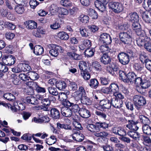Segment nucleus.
<instances>
[{
	"label": "nucleus",
	"mask_w": 151,
	"mask_h": 151,
	"mask_svg": "<svg viewBox=\"0 0 151 151\" xmlns=\"http://www.w3.org/2000/svg\"><path fill=\"white\" fill-rule=\"evenodd\" d=\"M136 27H138V25H136L133 28V32L135 33L138 36V37L136 40L134 42V44L136 45V44L139 46H142L144 44L145 41L150 40V38L146 36L144 32L139 27L136 29Z\"/></svg>",
	"instance_id": "f257e3e1"
},
{
	"label": "nucleus",
	"mask_w": 151,
	"mask_h": 151,
	"mask_svg": "<svg viewBox=\"0 0 151 151\" xmlns=\"http://www.w3.org/2000/svg\"><path fill=\"white\" fill-rule=\"evenodd\" d=\"M48 47L50 49L49 53L52 56L57 57L59 54V52H63V50L60 46L53 44H49Z\"/></svg>",
	"instance_id": "f03ea898"
},
{
	"label": "nucleus",
	"mask_w": 151,
	"mask_h": 151,
	"mask_svg": "<svg viewBox=\"0 0 151 151\" xmlns=\"http://www.w3.org/2000/svg\"><path fill=\"white\" fill-rule=\"evenodd\" d=\"M133 101L134 105L137 108H139L140 106H143L146 103L145 98L140 95L134 96L133 98Z\"/></svg>",
	"instance_id": "7ed1b4c3"
},
{
	"label": "nucleus",
	"mask_w": 151,
	"mask_h": 151,
	"mask_svg": "<svg viewBox=\"0 0 151 151\" xmlns=\"http://www.w3.org/2000/svg\"><path fill=\"white\" fill-rule=\"evenodd\" d=\"M108 6L110 9L116 13H119L123 10L122 5L119 2H110L108 4Z\"/></svg>",
	"instance_id": "20e7f679"
},
{
	"label": "nucleus",
	"mask_w": 151,
	"mask_h": 151,
	"mask_svg": "<svg viewBox=\"0 0 151 151\" xmlns=\"http://www.w3.org/2000/svg\"><path fill=\"white\" fill-rule=\"evenodd\" d=\"M62 105L67 106L68 107H70V109L72 113H76L80 111L81 109L77 104H74L73 103L70 102L69 101H66L62 103Z\"/></svg>",
	"instance_id": "39448f33"
},
{
	"label": "nucleus",
	"mask_w": 151,
	"mask_h": 151,
	"mask_svg": "<svg viewBox=\"0 0 151 151\" xmlns=\"http://www.w3.org/2000/svg\"><path fill=\"white\" fill-rule=\"evenodd\" d=\"M132 35V32L131 31V32H129V31L127 32H121L120 33L119 36L121 40L124 43H129L128 41H132V38H131Z\"/></svg>",
	"instance_id": "423d86ee"
},
{
	"label": "nucleus",
	"mask_w": 151,
	"mask_h": 151,
	"mask_svg": "<svg viewBox=\"0 0 151 151\" xmlns=\"http://www.w3.org/2000/svg\"><path fill=\"white\" fill-rule=\"evenodd\" d=\"M129 56L128 54L121 52L118 55V58L119 62L121 64L123 65H126L127 64L129 61Z\"/></svg>",
	"instance_id": "0eeeda50"
},
{
	"label": "nucleus",
	"mask_w": 151,
	"mask_h": 151,
	"mask_svg": "<svg viewBox=\"0 0 151 151\" xmlns=\"http://www.w3.org/2000/svg\"><path fill=\"white\" fill-rule=\"evenodd\" d=\"M73 134L71 135L73 139L75 141L78 142H81L84 139L83 134L80 132L79 130H76V129H73Z\"/></svg>",
	"instance_id": "6e6552de"
},
{
	"label": "nucleus",
	"mask_w": 151,
	"mask_h": 151,
	"mask_svg": "<svg viewBox=\"0 0 151 151\" xmlns=\"http://www.w3.org/2000/svg\"><path fill=\"white\" fill-rule=\"evenodd\" d=\"M112 132L116 135L122 137L126 135V131L123 128L117 127H114L112 128Z\"/></svg>",
	"instance_id": "1a4fd4ad"
},
{
	"label": "nucleus",
	"mask_w": 151,
	"mask_h": 151,
	"mask_svg": "<svg viewBox=\"0 0 151 151\" xmlns=\"http://www.w3.org/2000/svg\"><path fill=\"white\" fill-rule=\"evenodd\" d=\"M50 100L48 99L44 98L40 103L42 105L37 107V109H43L45 111H49V107L50 104Z\"/></svg>",
	"instance_id": "9d476101"
},
{
	"label": "nucleus",
	"mask_w": 151,
	"mask_h": 151,
	"mask_svg": "<svg viewBox=\"0 0 151 151\" xmlns=\"http://www.w3.org/2000/svg\"><path fill=\"white\" fill-rule=\"evenodd\" d=\"M65 121L67 123H64L62 124L60 123H57V125L58 128L59 129H62L67 130H72L71 126V121L68 119H66Z\"/></svg>",
	"instance_id": "9b49d317"
},
{
	"label": "nucleus",
	"mask_w": 151,
	"mask_h": 151,
	"mask_svg": "<svg viewBox=\"0 0 151 151\" xmlns=\"http://www.w3.org/2000/svg\"><path fill=\"white\" fill-rule=\"evenodd\" d=\"M139 134L136 131H133V147H135L137 149L139 148L138 141L139 139Z\"/></svg>",
	"instance_id": "f8f14e48"
},
{
	"label": "nucleus",
	"mask_w": 151,
	"mask_h": 151,
	"mask_svg": "<svg viewBox=\"0 0 151 151\" xmlns=\"http://www.w3.org/2000/svg\"><path fill=\"white\" fill-rule=\"evenodd\" d=\"M3 62L6 65L11 66L15 63V58L12 55H9L2 58Z\"/></svg>",
	"instance_id": "ddd939ff"
},
{
	"label": "nucleus",
	"mask_w": 151,
	"mask_h": 151,
	"mask_svg": "<svg viewBox=\"0 0 151 151\" xmlns=\"http://www.w3.org/2000/svg\"><path fill=\"white\" fill-rule=\"evenodd\" d=\"M100 39L104 43L110 44L112 41L110 35L106 33H104L101 35Z\"/></svg>",
	"instance_id": "4468645a"
},
{
	"label": "nucleus",
	"mask_w": 151,
	"mask_h": 151,
	"mask_svg": "<svg viewBox=\"0 0 151 151\" xmlns=\"http://www.w3.org/2000/svg\"><path fill=\"white\" fill-rule=\"evenodd\" d=\"M107 3H105L104 1L96 0L95 2V5L96 7L102 12L106 10V5Z\"/></svg>",
	"instance_id": "2eb2a0df"
},
{
	"label": "nucleus",
	"mask_w": 151,
	"mask_h": 151,
	"mask_svg": "<svg viewBox=\"0 0 151 151\" xmlns=\"http://www.w3.org/2000/svg\"><path fill=\"white\" fill-rule=\"evenodd\" d=\"M61 111L62 115L66 117H70L73 114L70 108L68 107L67 106H64L62 107L61 109Z\"/></svg>",
	"instance_id": "dca6fc26"
},
{
	"label": "nucleus",
	"mask_w": 151,
	"mask_h": 151,
	"mask_svg": "<svg viewBox=\"0 0 151 151\" xmlns=\"http://www.w3.org/2000/svg\"><path fill=\"white\" fill-rule=\"evenodd\" d=\"M122 101L121 100L118 99L114 97L111 99V106L116 108H120L122 107Z\"/></svg>",
	"instance_id": "f3484780"
},
{
	"label": "nucleus",
	"mask_w": 151,
	"mask_h": 151,
	"mask_svg": "<svg viewBox=\"0 0 151 151\" xmlns=\"http://www.w3.org/2000/svg\"><path fill=\"white\" fill-rule=\"evenodd\" d=\"M99 105L103 109H109L111 107V101L107 99H103L100 102Z\"/></svg>",
	"instance_id": "a211bd4d"
},
{
	"label": "nucleus",
	"mask_w": 151,
	"mask_h": 151,
	"mask_svg": "<svg viewBox=\"0 0 151 151\" xmlns=\"http://www.w3.org/2000/svg\"><path fill=\"white\" fill-rule=\"evenodd\" d=\"M101 63L104 65L110 64L111 62V59L108 54H103L100 59Z\"/></svg>",
	"instance_id": "6ab92c4d"
},
{
	"label": "nucleus",
	"mask_w": 151,
	"mask_h": 151,
	"mask_svg": "<svg viewBox=\"0 0 151 151\" xmlns=\"http://www.w3.org/2000/svg\"><path fill=\"white\" fill-rule=\"evenodd\" d=\"M139 20V17L138 14L136 12L133 13V28H134V27L137 25H138V27L141 29L140 25L138 23ZM138 28V27H136V29Z\"/></svg>",
	"instance_id": "aec40b11"
},
{
	"label": "nucleus",
	"mask_w": 151,
	"mask_h": 151,
	"mask_svg": "<svg viewBox=\"0 0 151 151\" xmlns=\"http://www.w3.org/2000/svg\"><path fill=\"white\" fill-rule=\"evenodd\" d=\"M142 18L146 22L151 23V12H144L142 15Z\"/></svg>",
	"instance_id": "412c9836"
},
{
	"label": "nucleus",
	"mask_w": 151,
	"mask_h": 151,
	"mask_svg": "<svg viewBox=\"0 0 151 151\" xmlns=\"http://www.w3.org/2000/svg\"><path fill=\"white\" fill-rule=\"evenodd\" d=\"M108 44H104L100 46L99 49L101 52L103 53V54H108L111 52V50L110 49Z\"/></svg>",
	"instance_id": "4be33fe9"
},
{
	"label": "nucleus",
	"mask_w": 151,
	"mask_h": 151,
	"mask_svg": "<svg viewBox=\"0 0 151 151\" xmlns=\"http://www.w3.org/2000/svg\"><path fill=\"white\" fill-rule=\"evenodd\" d=\"M51 116L55 119H59L60 117L59 111L55 108H52L50 110Z\"/></svg>",
	"instance_id": "5701e85b"
},
{
	"label": "nucleus",
	"mask_w": 151,
	"mask_h": 151,
	"mask_svg": "<svg viewBox=\"0 0 151 151\" xmlns=\"http://www.w3.org/2000/svg\"><path fill=\"white\" fill-rule=\"evenodd\" d=\"M45 33V31L43 30L42 28L38 27L34 30L32 34L36 37H41V34L43 35Z\"/></svg>",
	"instance_id": "b1692460"
},
{
	"label": "nucleus",
	"mask_w": 151,
	"mask_h": 151,
	"mask_svg": "<svg viewBox=\"0 0 151 151\" xmlns=\"http://www.w3.org/2000/svg\"><path fill=\"white\" fill-rule=\"evenodd\" d=\"M25 25L27 28L29 29H35L37 26V24L35 22L29 20L26 21L25 23Z\"/></svg>",
	"instance_id": "393cba45"
},
{
	"label": "nucleus",
	"mask_w": 151,
	"mask_h": 151,
	"mask_svg": "<svg viewBox=\"0 0 151 151\" xmlns=\"http://www.w3.org/2000/svg\"><path fill=\"white\" fill-rule=\"evenodd\" d=\"M34 122L36 123H43L48 122L50 121L49 118L46 116H44L39 118L35 117L34 118Z\"/></svg>",
	"instance_id": "a878e982"
},
{
	"label": "nucleus",
	"mask_w": 151,
	"mask_h": 151,
	"mask_svg": "<svg viewBox=\"0 0 151 151\" xmlns=\"http://www.w3.org/2000/svg\"><path fill=\"white\" fill-rule=\"evenodd\" d=\"M44 51V48L40 45H37L34 47L33 52L36 55H42Z\"/></svg>",
	"instance_id": "bb28decb"
},
{
	"label": "nucleus",
	"mask_w": 151,
	"mask_h": 151,
	"mask_svg": "<svg viewBox=\"0 0 151 151\" xmlns=\"http://www.w3.org/2000/svg\"><path fill=\"white\" fill-rule=\"evenodd\" d=\"M79 114L83 118H87L90 116V114L89 111L87 109L82 108H81Z\"/></svg>",
	"instance_id": "cd10ccee"
},
{
	"label": "nucleus",
	"mask_w": 151,
	"mask_h": 151,
	"mask_svg": "<svg viewBox=\"0 0 151 151\" xmlns=\"http://www.w3.org/2000/svg\"><path fill=\"white\" fill-rule=\"evenodd\" d=\"M137 118L139 119L140 122L144 124V125H148L150 123L149 118L143 115L140 116L138 118L137 117Z\"/></svg>",
	"instance_id": "c85d7f7f"
},
{
	"label": "nucleus",
	"mask_w": 151,
	"mask_h": 151,
	"mask_svg": "<svg viewBox=\"0 0 151 151\" xmlns=\"http://www.w3.org/2000/svg\"><path fill=\"white\" fill-rule=\"evenodd\" d=\"M110 93H113L114 95L118 92L119 88L118 85L116 83H111L109 86Z\"/></svg>",
	"instance_id": "c756f323"
},
{
	"label": "nucleus",
	"mask_w": 151,
	"mask_h": 151,
	"mask_svg": "<svg viewBox=\"0 0 151 151\" xmlns=\"http://www.w3.org/2000/svg\"><path fill=\"white\" fill-rule=\"evenodd\" d=\"M133 79L134 80L133 81L134 85L137 86L141 85L143 79H142L137 75H136L133 72Z\"/></svg>",
	"instance_id": "7c9ffc66"
},
{
	"label": "nucleus",
	"mask_w": 151,
	"mask_h": 151,
	"mask_svg": "<svg viewBox=\"0 0 151 151\" xmlns=\"http://www.w3.org/2000/svg\"><path fill=\"white\" fill-rule=\"evenodd\" d=\"M66 54L70 58L72 59L79 60L81 58V56L79 55L74 52H68Z\"/></svg>",
	"instance_id": "2f4dec72"
},
{
	"label": "nucleus",
	"mask_w": 151,
	"mask_h": 151,
	"mask_svg": "<svg viewBox=\"0 0 151 151\" xmlns=\"http://www.w3.org/2000/svg\"><path fill=\"white\" fill-rule=\"evenodd\" d=\"M140 85L142 88L146 89L151 86V83L148 79L144 78L142 81Z\"/></svg>",
	"instance_id": "473e14b6"
},
{
	"label": "nucleus",
	"mask_w": 151,
	"mask_h": 151,
	"mask_svg": "<svg viewBox=\"0 0 151 151\" xmlns=\"http://www.w3.org/2000/svg\"><path fill=\"white\" fill-rule=\"evenodd\" d=\"M69 94V92H67L66 93L64 92H60L59 94L58 93V99L59 100L62 101V104L65 101H68L66 100V99L67 98V95Z\"/></svg>",
	"instance_id": "72a5a7b5"
},
{
	"label": "nucleus",
	"mask_w": 151,
	"mask_h": 151,
	"mask_svg": "<svg viewBox=\"0 0 151 151\" xmlns=\"http://www.w3.org/2000/svg\"><path fill=\"white\" fill-rule=\"evenodd\" d=\"M91 45V42L89 40H84L83 43L79 46V48L81 50H83L86 47H89Z\"/></svg>",
	"instance_id": "f704fd0d"
},
{
	"label": "nucleus",
	"mask_w": 151,
	"mask_h": 151,
	"mask_svg": "<svg viewBox=\"0 0 151 151\" xmlns=\"http://www.w3.org/2000/svg\"><path fill=\"white\" fill-rule=\"evenodd\" d=\"M87 129L92 132H96L99 131V128L97 125L92 124H88L86 126Z\"/></svg>",
	"instance_id": "c9c22d12"
},
{
	"label": "nucleus",
	"mask_w": 151,
	"mask_h": 151,
	"mask_svg": "<svg viewBox=\"0 0 151 151\" xmlns=\"http://www.w3.org/2000/svg\"><path fill=\"white\" fill-rule=\"evenodd\" d=\"M25 101L29 104L33 105H37V101L36 100V97L34 96H29L27 97L25 99Z\"/></svg>",
	"instance_id": "e433bc0d"
},
{
	"label": "nucleus",
	"mask_w": 151,
	"mask_h": 151,
	"mask_svg": "<svg viewBox=\"0 0 151 151\" xmlns=\"http://www.w3.org/2000/svg\"><path fill=\"white\" fill-rule=\"evenodd\" d=\"M66 86V83L63 81H59L56 84V87L59 90L61 91L65 89Z\"/></svg>",
	"instance_id": "4c0bfd02"
},
{
	"label": "nucleus",
	"mask_w": 151,
	"mask_h": 151,
	"mask_svg": "<svg viewBox=\"0 0 151 151\" xmlns=\"http://www.w3.org/2000/svg\"><path fill=\"white\" fill-rule=\"evenodd\" d=\"M99 83L98 80L95 79H91L90 80L89 86L92 88L96 89L98 86Z\"/></svg>",
	"instance_id": "58836bf2"
},
{
	"label": "nucleus",
	"mask_w": 151,
	"mask_h": 151,
	"mask_svg": "<svg viewBox=\"0 0 151 151\" xmlns=\"http://www.w3.org/2000/svg\"><path fill=\"white\" fill-rule=\"evenodd\" d=\"M81 102L83 104L89 105L91 104V101L86 96L84 95L83 96L81 99Z\"/></svg>",
	"instance_id": "ea45409f"
},
{
	"label": "nucleus",
	"mask_w": 151,
	"mask_h": 151,
	"mask_svg": "<svg viewBox=\"0 0 151 151\" xmlns=\"http://www.w3.org/2000/svg\"><path fill=\"white\" fill-rule=\"evenodd\" d=\"M88 13L91 17L93 19H96L98 17V14L96 12L92 9H89L88 10Z\"/></svg>",
	"instance_id": "a19ab883"
},
{
	"label": "nucleus",
	"mask_w": 151,
	"mask_h": 151,
	"mask_svg": "<svg viewBox=\"0 0 151 151\" xmlns=\"http://www.w3.org/2000/svg\"><path fill=\"white\" fill-rule=\"evenodd\" d=\"M58 36L60 39L65 40H67L69 37V35L64 32H61L58 34Z\"/></svg>",
	"instance_id": "79ce46f5"
},
{
	"label": "nucleus",
	"mask_w": 151,
	"mask_h": 151,
	"mask_svg": "<svg viewBox=\"0 0 151 151\" xmlns=\"http://www.w3.org/2000/svg\"><path fill=\"white\" fill-rule=\"evenodd\" d=\"M59 8L54 4H52L51 5L50 8V12L52 15H55L56 14Z\"/></svg>",
	"instance_id": "37998d69"
},
{
	"label": "nucleus",
	"mask_w": 151,
	"mask_h": 151,
	"mask_svg": "<svg viewBox=\"0 0 151 151\" xmlns=\"http://www.w3.org/2000/svg\"><path fill=\"white\" fill-rule=\"evenodd\" d=\"M80 32L83 37H87L89 35L90 33L89 32L88 30L84 27H82L80 28Z\"/></svg>",
	"instance_id": "c03bdc74"
},
{
	"label": "nucleus",
	"mask_w": 151,
	"mask_h": 151,
	"mask_svg": "<svg viewBox=\"0 0 151 151\" xmlns=\"http://www.w3.org/2000/svg\"><path fill=\"white\" fill-rule=\"evenodd\" d=\"M92 66L93 68L97 71H100L102 69L101 65L99 62L97 61H94L92 63Z\"/></svg>",
	"instance_id": "a18cd8bd"
},
{
	"label": "nucleus",
	"mask_w": 151,
	"mask_h": 151,
	"mask_svg": "<svg viewBox=\"0 0 151 151\" xmlns=\"http://www.w3.org/2000/svg\"><path fill=\"white\" fill-rule=\"evenodd\" d=\"M3 97L7 100L12 101H14L15 99V96L10 93H5Z\"/></svg>",
	"instance_id": "49530a36"
},
{
	"label": "nucleus",
	"mask_w": 151,
	"mask_h": 151,
	"mask_svg": "<svg viewBox=\"0 0 151 151\" xmlns=\"http://www.w3.org/2000/svg\"><path fill=\"white\" fill-rule=\"evenodd\" d=\"M137 118H138L137 116H136L134 117V119H133V131H136L139 129V127L137 124L139 123Z\"/></svg>",
	"instance_id": "de8ad7c7"
},
{
	"label": "nucleus",
	"mask_w": 151,
	"mask_h": 151,
	"mask_svg": "<svg viewBox=\"0 0 151 151\" xmlns=\"http://www.w3.org/2000/svg\"><path fill=\"white\" fill-rule=\"evenodd\" d=\"M48 90L50 94L55 96L58 95V92L56 88L53 86H50L48 87Z\"/></svg>",
	"instance_id": "09e8293b"
},
{
	"label": "nucleus",
	"mask_w": 151,
	"mask_h": 151,
	"mask_svg": "<svg viewBox=\"0 0 151 151\" xmlns=\"http://www.w3.org/2000/svg\"><path fill=\"white\" fill-rule=\"evenodd\" d=\"M132 72H129L126 75L125 79L124 80V82L128 83H131L132 81Z\"/></svg>",
	"instance_id": "8fccbe9b"
},
{
	"label": "nucleus",
	"mask_w": 151,
	"mask_h": 151,
	"mask_svg": "<svg viewBox=\"0 0 151 151\" xmlns=\"http://www.w3.org/2000/svg\"><path fill=\"white\" fill-rule=\"evenodd\" d=\"M142 130L145 134L148 135L151 134V127L148 125L143 126Z\"/></svg>",
	"instance_id": "3c124183"
},
{
	"label": "nucleus",
	"mask_w": 151,
	"mask_h": 151,
	"mask_svg": "<svg viewBox=\"0 0 151 151\" xmlns=\"http://www.w3.org/2000/svg\"><path fill=\"white\" fill-rule=\"evenodd\" d=\"M94 50L93 49H87L84 52V54L87 57H91L93 56L94 53Z\"/></svg>",
	"instance_id": "603ef678"
},
{
	"label": "nucleus",
	"mask_w": 151,
	"mask_h": 151,
	"mask_svg": "<svg viewBox=\"0 0 151 151\" xmlns=\"http://www.w3.org/2000/svg\"><path fill=\"white\" fill-rule=\"evenodd\" d=\"M12 81L14 84L18 85L19 83V80L18 78V76L15 74H12L11 76Z\"/></svg>",
	"instance_id": "864d4df0"
},
{
	"label": "nucleus",
	"mask_w": 151,
	"mask_h": 151,
	"mask_svg": "<svg viewBox=\"0 0 151 151\" xmlns=\"http://www.w3.org/2000/svg\"><path fill=\"white\" fill-rule=\"evenodd\" d=\"M60 3L62 6L66 7L72 6L73 5L70 1L68 0H61Z\"/></svg>",
	"instance_id": "5fc2aeb1"
},
{
	"label": "nucleus",
	"mask_w": 151,
	"mask_h": 151,
	"mask_svg": "<svg viewBox=\"0 0 151 151\" xmlns=\"http://www.w3.org/2000/svg\"><path fill=\"white\" fill-rule=\"evenodd\" d=\"M78 66L80 70L81 71V72L87 70L86 64L85 62L83 61H80Z\"/></svg>",
	"instance_id": "6e6d98bb"
},
{
	"label": "nucleus",
	"mask_w": 151,
	"mask_h": 151,
	"mask_svg": "<svg viewBox=\"0 0 151 151\" xmlns=\"http://www.w3.org/2000/svg\"><path fill=\"white\" fill-rule=\"evenodd\" d=\"M29 76L28 77L29 79L30 78L32 80H35L38 78V75L34 71L30 72L29 73Z\"/></svg>",
	"instance_id": "4d7b16f0"
},
{
	"label": "nucleus",
	"mask_w": 151,
	"mask_h": 151,
	"mask_svg": "<svg viewBox=\"0 0 151 151\" xmlns=\"http://www.w3.org/2000/svg\"><path fill=\"white\" fill-rule=\"evenodd\" d=\"M96 124L97 125V127L99 128V130L100 128L106 129L108 127V124L105 122H96Z\"/></svg>",
	"instance_id": "13d9d810"
},
{
	"label": "nucleus",
	"mask_w": 151,
	"mask_h": 151,
	"mask_svg": "<svg viewBox=\"0 0 151 151\" xmlns=\"http://www.w3.org/2000/svg\"><path fill=\"white\" fill-rule=\"evenodd\" d=\"M94 135L97 137H105L108 135L107 132H95Z\"/></svg>",
	"instance_id": "bf43d9fd"
},
{
	"label": "nucleus",
	"mask_w": 151,
	"mask_h": 151,
	"mask_svg": "<svg viewBox=\"0 0 151 151\" xmlns=\"http://www.w3.org/2000/svg\"><path fill=\"white\" fill-rule=\"evenodd\" d=\"M23 5L20 4H19L17 5L14 8V9L16 12L19 14H22L24 11V9Z\"/></svg>",
	"instance_id": "052dcab7"
},
{
	"label": "nucleus",
	"mask_w": 151,
	"mask_h": 151,
	"mask_svg": "<svg viewBox=\"0 0 151 151\" xmlns=\"http://www.w3.org/2000/svg\"><path fill=\"white\" fill-rule=\"evenodd\" d=\"M73 97L75 100L78 102L80 100L81 101L83 96L81 95V94L79 93L78 92L76 91L73 93Z\"/></svg>",
	"instance_id": "680f3d73"
},
{
	"label": "nucleus",
	"mask_w": 151,
	"mask_h": 151,
	"mask_svg": "<svg viewBox=\"0 0 151 151\" xmlns=\"http://www.w3.org/2000/svg\"><path fill=\"white\" fill-rule=\"evenodd\" d=\"M142 5L145 10L149 11L151 10V0H148L147 4L144 2Z\"/></svg>",
	"instance_id": "e2e57ef3"
},
{
	"label": "nucleus",
	"mask_w": 151,
	"mask_h": 151,
	"mask_svg": "<svg viewBox=\"0 0 151 151\" xmlns=\"http://www.w3.org/2000/svg\"><path fill=\"white\" fill-rule=\"evenodd\" d=\"M81 73L83 78L85 80H88L91 77L90 74L87 70L81 72Z\"/></svg>",
	"instance_id": "0e129e2a"
},
{
	"label": "nucleus",
	"mask_w": 151,
	"mask_h": 151,
	"mask_svg": "<svg viewBox=\"0 0 151 151\" xmlns=\"http://www.w3.org/2000/svg\"><path fill=\"white\" fill-rule=\"evenodd\" d=\"M80 21L82 23H86L88 22L89 17L86 15H81L79 17Z\"/></svg>",
	"instance_id": "69168bd1"
},
{
	"label": "nucleus",
	"mask_w": 151,
	"mask_h": 151,
	"mask_svg": "<svg viewBox=\"0 0 151 151\" xmlns=\"http://www.w3.org/2000/svg\"><path fill=\"white\" fill-rule=\"evenodd\" d=\"M27 85L30 87V88L33 89H35L38 87L37 83L36 82L34 81L28 82L27 83Z\"/></svg>",
	"instance_id": "338daca9"
},
{
	"label": "nucleus",
	"mask_w": 151,
	"mask_h": 151,
	"mask_svg": "<svg viewBox=\"0 0 151 151\" xmlns=\"http://www.w3.org/2000/svg\"><path fill=\"white\" fill-rule=\"evenodd\" d=\"M145 41L147 42L145 43L144 45L145 48L148 51L151 52V41L150 40Z\"/></svg>",
	"instance_id": "774afa93"
}]
</instances>
